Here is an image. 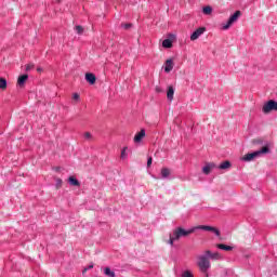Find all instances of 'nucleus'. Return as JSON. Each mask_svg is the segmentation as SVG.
I'll return each instance as SVG.
<instances>
[{
    "instance_id": "dca6fc26",
    "label": "nucleus",
    "mask_w": 277,
    "mask_h": 277,
    "mask_svg": "<svg viewBox=\"0 0 277 277\" xmlns=\"http://www.w3.org/2000/svg\"><path fill=\"white\" fill-rule=\"evenodd\" d=\"M170 174H171L170 169H168V168H162L161 169V176H162V179H168V176H170Z\"/></svg>"
},
{
    "instance_id": "ddd939ff",
    "label": "nucleus",
    "mask_w": 277,
    "mask_h": 277,
    "mask_svg": "<svg viewBox=\"0 0 277 277\" xmlns=\"http://www.w3.org/2000/svg\"><path fill=\"white\" fill-rule=\"evenodd\" d=\"M68 183H69V185H71L72 187H81V183H80L79 180H77L75 176H69Z\"/></svg>"
},
{
    "instance_id": "2f4dec72",
    "label": "nucleus",
    "mask_w": 277,
    "mask_h": 277,
    "mask_svg": "<svg viewBox=\"0 0 277 277\" xmlns=\"http://www.w3.org/2000/svg\"><path fill=\"white\" fill-rule=\"evenodd\" d=\"M150 166H153V157L147 159V168H150Z\"/></svg>"
},
{
    "instance_id": "cd10ccee",
    "label": "nucleus",
    "mask_w": 277,
    "mask_h": 277,
    "mask_svg": "<svg viewBox=\"0 0 277 277\" xmlns=\"http://www.w3.org/2000/svg\"><path fill=\"white\" fill-rule=\"evenodd\" d=\"M76 31L77 34H79L81 36V34H83V28L81 26H76Z\"/></svg>"
},
{
    "instance_id": "7ed1b4c3",
    "label": "nucleus",
    "mask_w": 277,
    "mask_h": 277,
    "mask_svg": "<svg viewBox=\"0 0 277 277\" xmlns=\"http://www.w3.org/2000/svg\"><path fill=\"white\" fill-rule=\"evenodd\" d=\"M267 153H269V147L264 146L260 150L245 155L242 157V161H247V162L253 161V159H256V157H261V155H267Z\"/></svg>"
},
{
    "instance_id": "20e7f679",
    "label": "nucleus",
    "mask_w": 277,
    "mask_h": 277,
    "mask_svg": "<svg viewBox=\"0 0 277 277\" xmlns=\"http://www.w3.org/2000/svg\"><path fill=\"white\" fill-rule=\"evenodd\" d=\"M263 114H272V111H277V102L269 100L262 107Z\"/></svg>"
},
{
    "instance_id": "72a5a7b5",
    "label": "nucleus",
    "mask_w": 277,
    "mask_h": 277,
    "mask_svg": "<svg viewBox=\"0 0 277 277\" xmlns=\"http://www.w3.org/2000/svg\"><path fill=\"white\" fill-rule=\"evenodd\" d=\"M38 72H42V67L37 68Z\"/></svg>"
},
{
    "instance_id": "c85d7f7f",
    "label": "nucleus",
    "mask_w": 277,
    "mask_h": 277,
    "mask_svg": "<svg viewBox=\"0 0 277 277\" xmlns=\"http://www.w3.org/2000/svg\"><path fill=\"white\" fill-rule=\"evenodd\" d=\"M253 144H263V138H254L252 141Z\"/></svg>"
},
{
    "instance_id": "c756f323",
    "label": "nucleus",
    "mask_w": 277,
    "mask_h": 277,
    "mask_svg": "<svg viewBox=\"0 0 277 277\" xmlns=\"http://www.w3.org/2000/svg\"><path fill=\"white\" fill-rule=\"evenodd\" d=\"M34 64H28V65H26V70H27V72H29V70H34Z\"/></svg>"
},
{
    "instance_id": "f257e3e1",
    "label": "nucleus",
    "mask_w": 277,
    "mask_h": 277,
    "mask_svg": "<svg viewBox=\"0 0 277 277\" xmlns=\"http://www.w3.org/2000/svg\"><path fill=\"white\" fill-rule=\"evenodd\" d=\"M196 230H207L208 233H214V235H216V237H220L221 233L220 229H217L214 226H209V225H199L196 227H193L190 229H185L183 227H177L175 229H173V237L174 239H176L179 241V239H181V237H189V235H192L193 233H196Z\"/></svg>"
},
{
    "instance_id": "1a4fd4ad",
    "label": "nucleus",
    "mask_w": 277,
    "mask_h": 277,
    "mask_svg": "<svg viewBox=\"0 0 277 277\" xmlns=\"http://www.w3.org/2000/svg\"><path fill=\"white\" fill-rule=\"evenodd\" d=\"M85 81H88V83H90L91 85H94V83H96V76L92 72H87Z\"/></svg>"
},
{
    "instance_id": "f704fd0d",
    "label": "nucleus",
    "mask_w": 277,
    "mask_h": 277,
    "mask_svg": "<svg viewBox=\"0 0 277 277\" xmlns=\"http://www.w3.org/2000/svg\"><path fill=\"white\" fill-rule=\"evenodd\" d=\"M55 3H62V0H54Z\"/></svg>"
},
{
    "instance_id": "7c9ffc66",
    "label": "nucleus",
    "mask_w": 277,
    "mask_h": 277,
    "mask_svg": "<svg viewBox=\"0 0 277 277\" xmlns=\"http://www.w3.org/2000/svg\"><path fill=\"white\" fill-rule=\"evenodd\" d=\"M94 268V265L91 264L89 265L88 267H85L83 271H82V274H85V272H88V269H93Z\"/></svg>"
},
{
    "instance_id": "a211bd4d",
    "label": "nucleus",
    "mask_w": 277,
    "mask_h": 277,
    "mask_svg": "<svg viewBox=\"0 0 277 277\" xmlns=\"http://www.w3.org/2000/svg\"><path fill=\"white\" fill-rule=\"evenodd\" d=\"M0 90H8V80L0 78Z\"/></svg>"
},
{
    "instance_id": "a878e982",
    "label": "nucleus",
    "mask_w": 277,
    "mask_h": 277,
    "mask_svg": "<svg viewBox=\"0 0 277 277\" xmlns=\"http://www.w3.org/2000/svg\"><path fill=\"white\" fill-rule=\"evenodd\" d=\"M121 27H123V29H131L133 27V24H131V23L121 24Z\"/></svg>"
},
{
    "instance_id": "473e14b6",
    "label": "nucleus",
    "mask_w": 277,
    "mask_h": 277,
    "mask_svg": "<svg viewBox=\"0 0 277 277\" xmlns=\"http://www.w3.org/2000/svg\"><path fill=\"white\" fill-rule=\"evenodd\" d=\"M72 98H74V101H78L79 94L78 93H74Z\"/></svg>"
},
{
    "instance_id": "4468645a",
    "label": "nucleus",
    "mask_w": 277,
    "mask_h": 277,
    "mask_svg": "<svg viewBox=\"0 0 277 277\" xmlns=\"http://www.w3.org/2000/svg\"><path fill=\"white\" fill-rule=\"evenodd\" d=\"M167 98L169 101H174V87H169L167 91Z\"/></svg>"
},
{
    "instance_id": "5701e85b",
    "label": "nucleus",
    "mask_w": 277,
    "mask_h": 277,
    "mask_svg": "<svg viewBox=\"0 0 277 277\" xmlns=\"http://www.w3.org/2000/svg\"><path fill=\"white\" fill-rule=\"evenodd\" d=\"M174 241H177L176 238H174L173 234H170V238L167 243H169L170 246H174Z\"/></svg>"
},
{
    "instance_id": "2eb2a0df",
    "label": "nucleus",
    "mask_w": 277,
    "mask_h": 277,
    "mask_svg": "<svg viewBox=\"0 0 277 277\" xmlns=\"http://www.w3.org/2000/svg\"><path fill=\"white\" fill-rule=\"evenodd\" d=\"M216 248H219V250H225V252H230V250H233V247L224 243L216 245Z\"/></svg>"
},
{
    "instance_id": "39448f33",
    "label": "nucleus",
    "mask_w": 277,
    "mask_h": 277,
    "mask_svg": "<svg viewBox=\"0 0 277 277\" xmlns=\"http://www.w3.org/2000/svg\"><path fill=\"white\" fill-rule=\"evenodd\" d=\"M239 16H241V11H236L227 21V23L225 25H223V29H230V26L234 23H237V21H239Z\"/></svg>"
},
{
    "instance_id": "9b49d317",
    "label": "nucleus",
    "mask_w": 277,
    "mask_h": 277,
    "mask_svg": "<svg viewBox=\"0 0 277 277\" xmlns=\"http://www.w3.org/2000/svg\"><path fill=\"white\" fill-rule=\"evenodd\" d=\"M29 79L28 75H22L18 77L17 79V85H19V88H23V85H25V82Z\"/></svg>"
},
{
    "instance_id": "bb28decb",
    "label": "nucleus",
    "mask_w": 277,
    "mask_h": 277,
    "mask_svg": "<svg viewBox=\"0 0 277 277\" xmlns=\"http://www.w3.org/2000/svg\"><path fill=\"white\" fill-rule=\"evenodd\" d=\"M127 158V147H123V149L121 150V159H126Z\"/></svg>"
},
{
    "instance_id": "f8f14e48",
    "label": "nucleus",
    "mask_w": 277,
    "mask_h": 277,
    "mask_svg": "<svg viewBox=\"0 0 277 277\" xmlns=\"http://www.w3.org/2000/svg\"><path fill=\"white\" fill-rule=\"evenodd\" d=\"M213 168H215V163H207L202 169L203 174H211V170H213Z\"/></svg>"
},
{
    "instance_id": "0eeeda50",
    "label": "nucleus",
    "mask_w": 277,
    "mask_h": 277,
    "mask_svg": "<svg viewBox=\"0 0 277 277\" xmlns=\"http://www.w3.org/2000/svg\"><path fill=\"white\" fill-rule=\"evenodd\" d=\"M205 254H207L208 259L212 261H220L222 259V255L220 254V252L213 253L211 250H206Z\"/></svg>"
},
{
    "instance_id": "6ab92c4d",
    "label": "nucleus",
    "mask_w": 277,
    "mask_h": 277,
    "mask_svg": "<svg viewBox=\"0 0 277 277\" xmlns=\"http://www.w3.org/2000/svg\"><path fill=\"white\" fill-rule=\"evenodd\" d=\"M220 170H228L230 168V161L226 160L219 166Z\"/></svg>"
},
{
    "instance_id": "b1692460",
    "label": "nucleus",
    "mask_w": 277,
    "mask_h": 277,
    "mask_svg": "<svg viewBox=\"0 0 277 277\" xmlns=\"http://www.w3.org/2000/svg\"><path fill=\"white\" fill-rule=\"evenodd\" d=\"M181 277H194V273L192 271H184Z\"/></svg>"
},
{
    "instance_id": "393cba45",
    "label": "nucleus",
    "mask_w": 277,
    "mask_h": 277,
    "mask_svg": "<svg viewBox=\"0 0 277 277\" xmlns=\"http://www.w3.org/2000/svg\"><path fill=\"white\" fill-rule=\"evenodd\" d=\"M63 183L64 182L62 181V179L56 177V189H60L62 187Z\"/></svg>"
},
{
    "instance_id": "f03ea898",
    "label": "nucleus",
    "mask_w": 277,
    "mask_h": 277,
    "mask_svg": "<svg viewBox=\"0 0 277 277\" xmlns=\"http://www.w3.org/2000/svg\"><path fill=\"white\" fill-rule=\"evenodd\" d=\"M197 265L202 274H207L209 269H211V260L207 255V253L197 256Z\"/></svg>"
},
{
    "instance_id": "9d476101",
    "label": "nucleus",
    "mask_w": 277,
    "mask_h": 277,
    "mask_svg": "<svg viewBox=\"0 0 277 277\" xmlns=\"http://www.w3.org/2000/svg\"><path fill=\"white\" fill-rule=\"evenodd\" d=\"M174 68V62L169 58L166 62V66H164V72H172V69Z\"/></svg>"
},
{
    "instance_id": "4be33fe9",
    "label": "nucleus",
    "mask_w": 277,
    "mask_h": 277,
    "mask_svg": "<svg viewBox=\"0 0 277 277\" xmlns=\"http://www.w3.org/2000/svg\"><path fill=\"white\" fill-rule=\"evenodd\" d=\"M83 137H84V140H87V142H92V140H93L92 133H90V132H85L83 134Z\"/></svg>"
},
{
    "instance_id": "aec40b11",
    "label": "nucleus",
    "mask_w": 277,
    "mask_h": 277,
    "mask_svg": "<svg viewBox=\"0 0 277 277\" xmlns=\"http://www.w3.org/2000/svg\"><path fill=\"white\" fill-rule=\"evenodd\" d=\"M104 274H105L106 276H109V277H116V273H114V272L111 271V268H109V267H106V268L104 269Z\"/></svg>"
},
{
    "instance_id": "423d86ee",
    "label": "nucleus",
    "mask_w": 277,
    "mask_h": 277,
    "mask_svg": "<svg viewBox=\"0 0 277 277\" xmlns=\"http://www.w3.org/2000/svg\"><path fill=\"white\" fill-rule=\"evenodd\" d=\"M205 31H207L206 27H199L197 28L192 35H190V40L192 42H195V40H198V38L200 36H202V34H205Z\"/></svg>"
},
{
    "instance_id": "f3484780",
    "label": "nucleus",
    "mask_w": 277,
    "mask_h": 277,
    "mask_svg": "<svg viewBox=\"0 0 277 277\" xmlns=\"http://www.w3.org/2000/svg\"><path fill=\"white\" fill-rule=\"evenodd\" d=\"M162 47H163L164 49H172V40H170V39H164V40L162 41Z\"/></svg>"
},
{
    "instance_id": "412c9836",
    "label": "nucleus",
    "mask_w": 277,
    "mask_h": 277,
    "mask_svg": "<svg viewBox=\"0 0 277 277\" xmlns=\"http://www.w3.org/2000/svg\"><path fill=\"white\" fill-rule=\"evenodd\" d=\"M202 12H203V14L209 15V14H212L213 9H212L211 6H205V8L202 9Z\"/></svg>"
},
{
    "instance_id": "6e6552de",
    "label": "nucleus",
    "mask_w": 277,
    "mask_h": 277,
    "mask_svg": "<svg viewBox=\"0 0 277 277\" xmlns=\"http://www.w3.org/2000/svg\"><path fill=\"white\" fill-rule=\"evenodd\" d=\"M144 137H146V130L142 129L138 133L135 134L134 142L140 144Z\"/></svg>"
}]
</instances>
